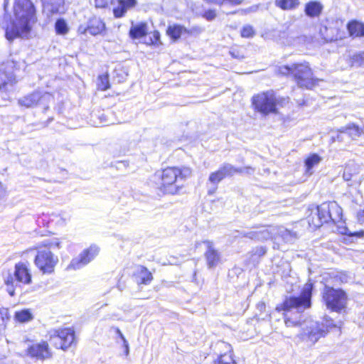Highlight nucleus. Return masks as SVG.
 <instances>
[{
    "mask_svg": "<svg viewBox=\"0 0 364 364\" xmlns=\"http://www.w3.org/2000/svg\"><path fill=\"white\" fill-rule=\"evenodd\" d=\"M252 105L258 112L268 114L277 110V99L272 91L262 92L252 97Z\"/></svg>",
    "mask_w": 364,
    "mask_h": 364,
    "instance_id": "obj_9",
    "label": "nucleus"
},
{
    "mask_svg": "<svg viewBox=\"0 0 364 364\" xmlns=\"http://www.w3.org/2000/svg\"><path fill=\"white\" fill-rule=\"evenodd\" d=\"M330 208V222L337 223L342 220L343 213L341 208L335 201L329 202Z\"/></svg>",
    "mask_w": 364,
    "mask_h": 364,
    "instance_id": "obj_24",
    "label": "nucleus"
},
{
    "mask_svg": "<svg viewBox=\"0 0 364 364\" xmlns=\"http://www.w3.org/2000/svg\"><path fill=\"white\" fill-rule=\"evenodd\" d=\"M224 175L222 174L220 171L213 172L210 174L208 178V182L212 185V187L208 188V194H213L218 188V183L223 179Z\"/></svg>",
    "mask_w": 364,
    "mask_h": 364,
    "instance_id": "obj_26",
    "label": "nucleus"
},
{
    "mask_svg": "<svg viewBox=\"0 0 364 364\" xmlns=\"http://www.w3.org/2000/svg\"><path fill=\"white\" fill-rule=\"evenodd\" d=\"M18 63L14 60H9L4 63L0 68V90H6L8 85L16 82L14 70Z\"/></svg>",
    "mask_w": 364,
    "mask_h": 364,
    "instance_id": "obj_14",
    "label": "nucleus"
},
{
    "mask_svg": "<svg viewBox=\"0 0 364 364\" xmlns=\"http://www.w3.org/2000/svg\"><path fill=\"white\" fill-rule=\"evenodd\" d=\"M320 324L324 326V329L326 331L327 333L330 330H331L333 328H341L342 322L338 321L337 323H334L332 318H331L328 316H326L323 321L321 323H320Z\"/></svg>",
    "mask_w": 364,
    "mask_h": 364,
    "instance_id": "obj_34",
    "label": "nucleus"
},
{
    "mask_svg": "<svg viewBox=\"0 0 364 364\" xmlns=\"http://www.w3.org/2000/svg\"><path fill=\"white\" fill-rule=\"evenodd\" d=\"M353 171H354L355 169H357V170L358 169V168L356 167V165L355 164V166H351V167H350V172H351V173H353Z\"/></svg>",
    "mask_w": 364,
    "mask_h": 364,
    "instance_id": "obj_54",
    "label": "nucleus"
},
{
    "mask_svg": "<svg viewBox=\"0 0 364 364\" xmlns=\"http://www.w3.org/2000/svg\"><path fill=\"white\" fill-rule=\"evenodd\" d=\"M330 208H329V202L323 203L317 207V218L315 219L312 218L311 221L309 220V223H312V225L316 228H319L323 223H328L330 222Z\"/></svg>",
    "mask_w": 364,
    "mask_h": 364,
    "instance_id": "obj_16",
    "label": "nucleus"
},
{
    "mask_svg": "<svg viewBox=\"0 0 364 364\" xmlns=\"http://www.w3.org/2000/svg\"><path fill=\"white\" fill-rule=\"evenodd\" d=\"M231 56L234 58L237 59H242L244 58L243 55H241L240 52L236 49H232L230 51Z\"/></svg>",
    "mask_w": 364,
    "mask_h": 364,
    "instance_id": "obj_44",
    "label": "nucleus"
},
{
    "mask_svg": "<svg viewBox=\"0 0 364 364\" xmlns=\"http://www.w3.org/2000/svg\"><path fill=\"white\" fill-rule=\"evenodd\" d=\"M78 31L80 33H82V34H85L86 33L88 32V26H80L79 28H78Z\"/></svg>",
    "mask_w": 364,
    "mask_h": 364,
    "instance_id": "obj_47",
    "label": "nucleus"
},
{
    "mask_svg": "<svg viewBox=\"0 0 364 364\" xmlns=\"http://www.w3.org/2000/svg\"><path fill=\"white\" fill-rule=\"evenodd\" d=\"M243 0H223V4L228 2L230 5L236 6L240 5L242 3Z\"/></svg>",
    "mask_w": 364,
    "mask_h": 364,
    "instance_id": "obj_45",
    "label": "nucleus"
},
{
    "mask_svg": "<svg viewBox=\"0 0 364 364\" xmlns=\"http://www.w3.org/2000/svg\"><path fill=\"white\" fill-rule=\"evenodd\" d=\"M255 32L252 26L245 25L241 30V36L243 38H252L255 36Z\"/></svg>",
    "mask_w": 364,
    "mask_h": 364,
    "instance_id": "obj_38",
    "label": "nucleus"
},
{
    "mask_svg": "<svg viewBox=\"0 0 364 364\" xmlns=\"http://www.w3.org/2000/svg\"><path fill=\"white\" fill-rule=\"evenodd\" d=\"M323 300L326 307L333 311L340 312L346 308L347 296L341 289L325 286L322 291Z\"/></svg>",
    "mask_w": 364,
    "mask_h": 364,
    "instance_id": "obj_7",
    "label": "nucleus"
},
{
    "mask_svg": "<svg viewBox=\"0 0 364 364\" xmlns=\"http://www.w3.org/2000/svg\"><path fill=\"white\" fill-rule=\"evenodd\" d=\"M26 352V355L31 359L39 361L50 359L53 356V353L48 343L43 341L28 346Z\"/></svg>",
    "mask_w": 364,
    "mask_h": 364,
    "instance_id": "obj_12",
    "label": "nucleus"
},
{
    "mask_svg": "<svg viewBox=\"0 0 364 364\" xmlns=\"http://www.w3.org/2000/svg\"><path fill=\"white\" fill-rule=\"evenodd\" d=\"M323 10L321 4L316 1H311L306 4L305 14L307 16L314 18L318 16Z\"/></svg>",
    "mask_w": 364,
    "mask_h": 364,
    "instance_id": "obj_21",
    "label": "nucleus"
},
{
    "mask_svg": "<svg viewBox=\"0 0 364 364\" xmlns=\"http://www.w3.org/2000/svg\"><path fill=\"white\" fill-rule=\"evenodd\" d=\"M15 18L7 26L5 36L8 41L16 38H28L32 26L37 21L36 9L31 0H15Z\"/></svg>",
    "mask_w": 364,
    "mask_h": 364,
    "instance_id": "obj_1",
    "label": "nucleus"
},
{
    "mask_svg": "<svg viewBox=\"0 0 364 364\" xmlns=\"http://www.w3.org/2000/svg\"><path fill=\"white\" fill-rule=\"evenodd\" d=\"M5 195V190L2 186V184L0 183V199L3 198Z\"/></svg>",
    "mask_w": 364,
    "mask_h": 364,
    "instance_id": "obj_51",
    "label": "nucleus"
},
{
    "mask_svg": "<svg viewBox=\"0 0 364 364\" xmlns=\"http://www.w3.org/2000/svg\"><path fill=\"white\" fill-rule=\"evenodd\" d=\"M258 7H259L258 5L252 6L250 7L249 9H247L246 11L248 12H255L257 11Z\"/></svg>",
    "mask_w": 364,
    "mask_h": 364,
    "instance_id": "obj_49",
    "label": "nucleus"
},
{
    "mask_svg": "<svg viewBox=\"0 0 364 364\" xmlns=\"http://www.w3.org/2000/svg\"><path fill=\"white\" fill-rule=\"evenodd\" d=\"M167 35L173 41L179 39L183 33H189L190 32L184 26L179 24L169 26L166 30Z\"/></svg>",
    "mask_w": 364,
    "mask_h": 364,
    "instance_id": "obj_22",
    "label": "nucleus"
},
{
    "mask_svg": "<svg viewBox=\"0 0 364 364\" xmlns=\"http://www.w3.org/2000/svg\"><path fill=\"white\" fill-rule=\"evenodd\" d=\"M109 0H95V5L97 8H105L108 5Z\"/></svg>",
    "mask_w": 364,
    "mask_h": 364,
    "instance_id": "obj_42",
    "label": "nucleus"
},
{
    "mask_svg": "<svg viewBox=\"0 0 364 364\" xmlns=\"http://www.w3.org/2000/svg\"><path fill=\"white\" fill-rule=\"evenodd\" d=\"M191 174V170L187 167L183 168L168 167L159 175L161 178L160 189L164 193L175 194L178 189V186L176 184L178 180L188 177Z\"/></svg>",
    "mask_w": 364,
    "mask_h": 364,
    "instance_id": "obj_6",
    "label": "nucleus"
},
{
    "mask_svg": "<svg viewBox=\"0 0 364 364\" xmlns=\"http://www.w3.org/2000/svg\"><path fill=\"white\" fill-rule=\"evenodd\" d=\"M100 252L99 247L95 245H90L85 249L77 257L72 259L67 267L68 270H77L82 268L92 261Z\"/></svg>",
    "mask_w": 364,
    "mask_h": 364,
    "instance_id": "obj_10",
    "label": "nucleus"
},
{
    "mask_svg": "<svg viewBox=\"0 0 364 364\" xmlns=\"http://www.w3.org/2000/svg\"><path fill=\"white\" fill-rule=\"evenodd\" d=\"M147 33V26L145 23L132 26L129 30V36L133 39H138L145 36Z\"/></svg>",
    "mask_w": 364,
    "mask_h": 364,
    "instance_id": "obj_25",
    "label": "nucleus"
},
{
    "mask_svg": "<svg viewBox=\"0 0 364 364\" xmlns=\"http://www.w3.org/2000/svg\"><path fill=\"white\" fill-rule=\"evenodd\" d=\"M97 80H98L97 86L100 90H107V89L109 88L110 85H109L108 75H100L98 77Z\"/></svg>",
    "mask_w": 364,
    "mask_h": 364,
    "instance_id": "obj_35",
    "label": "nucleus"
},
{
    "mask_svg": "<svg viewBox=\"0 0 364 364\" xmlns=\"http://www.w3.org/2000/svg\"><path fill=\"white\" fill-rule=\"evenodd\" d=\"M207 245V250L205 253L206 262L209 268H213L218 265L220 262V256L219 252L214 249L213 242L210 241H205Z\"/></svg>",
    "mask_w": 364,
    "mask_h": 364,
    "instance_id": "obj_17",
    "label": "nucleus"
},
{
    "mask_svg": "<svg viewBox=\"0 0 364 364\" xmlns=\"http://www.w3.org/2000/svg\"><path fill=\"white\" fill-rule=\"evenodd\" d=\"M326 335V331L324 326L320 324L319 322L311 321L304 332L300 333L299 338L309 343V345L315 344L321 338Z\"/></svg>",
    "mask_w": 364,
    "mask_h": 364,
    "instance_id": "obj_11",
    "label": "nucleus"
},
{
    "mask_svg": "<svg viewBox=\"0 0 364 364\" xmlns=\"http://www.w3.org/2000/svg\"><path fill=\"white\" fill-rule=\"evenodd\" d=\"M53 247H61L60 242L57 239L43 240L42 247L37 250L34 264L43 274H52L58 263V257L50 250Z\"/></svg>",
    "mask_w": 364,
    "mask_h": 364,
    "instance_id": "obj_3",
    "label": "nucleus"
},
{
    "mask_svg": "<svg viewBox=\"0 0 364 364\" xmlns=\"http://www.w3.org/2000/svg\"><path fill=\"white\" fill-rule=\"evenodd\" d=\"M299 4V0H275V5L282 10L294 9Z\"/></svg>",
    "mask_w": 364,
    "mask_h": 364,
    "instance_id": "obj_30",
    "label": "nucleus"
},
{
    "mask_svg": "<svg viewBox=\"0 0 364 364\" xmlns=\"http://www.w3.org/2000/svg\"><path fill=\"white\" fill-rule=\"evenodd\" d=\"M358 219L360 222L364 223V210L359 213Z\"/></svg>",
    "mask_w": 364,
    "mask_h": 364,
    "instance_id": "obj_52",
    "label": "nucleus"
},
{
    "mask_svg": "<svg viewBox=\"0 0 364 364\" xmlns=\"http://www.w3.org/2000/svg\"><path fill=\"white\" fill-rule=\"evenodd\" d=\"M50 100H52V96L48 93L42 95L40 92H34L19 99L18 104L28 108L43 102H48Z\"/></svg>",
    "mask_w": 364,
    "mask_h": 364,
    "instance_id": "obj_15",
    "label": "nucleus"
},
{
    "mask_svg": "<svg viewBox=\"0 0 364 364\" xmlns=\"http://www.w3.org/2000/svg\"><path fill=\"white\" fill-rule=\"evenodd\" d=\"M208 4H213L216 5L221 6L223 4V0H204Z\"/></svg>",
    "mask_w": 364,
    "mask_h": 364,
    "instance_id": "obj_46",
    "label": "nucleus"
},
{
    "mask_svg": "<svg viewBox=\"0 0 364 364\" xmlns=\"http://www.w3.org/2000/svg\"><path fill=\"white\" fill-rule=\"evenodd\" d=\"M124 343V348H125V350H124V353L125 354L127 355H129V344H128V342L127 341H125Z\"/></svg>",
    "mask_w": 364,
    "mask_h": 364,
    "instance_id": "obj_50",
    "label": "nucleus"
},
{
    "mask_svg": "<svg viewBox=\"0 0 364 364\" xmlns=\"http://www.w3.org/2000/svg\"><path fill=\"white\" fill-rule=\"evenodd\" d=\"M139 280L140 284H148L153 279L151 273L144 267H138Z\"/></svg>",
    "mask_w": 364,
    "mask_h": 364,
    "instance_id": "obj_29",
    "label": "nucleus"
},
{
    "mask_svg": "<svg viewBox=\"0 0 364 364\" xmlns=\"http://www.w3.org/2000/svg\"><path fill=\"white\" fill-rule=\"evenodd\" d=\"M136 4V0H118L117 6L113 9V14L115 18L122 17L127 9L134 7Z\"/></svg>",
    "mask_w": 364,
    "mask_h": 364,
    "instance_id": "obj_19",
    "label": "nucleus"
},
{
    "mask_svg": "<svg viewBox=\"0 0 364 364\" xmlns=\"http://www.w3.org/2000/svg\"><path fill=\"white\" fill-rule=\"evenodd\" d=\"M321 161L322 158L317 154H312L308 156L304 162L306 166V173L311 175L314 172V167L319 164Z\"/></svg>",
    "mask_w": 364,
    "mask_h": 364,
    "instance_id": "obj_27",
    "label": "nucleus"
},
{
    "mask_svg": "<svg viewBox=\"0 0 364 364\" xmlns=\"http://www.w3.org/2000/svg\"><path fill=\"white\" fill-rule=\"evenodd\" d=\"M277 72L282 75H291L299 87L311 90L316 85L317 80L313 78V73L308 63L280 65Z\"/></svg>",
    "mask_w": 364,
    "mask_h": 364,
    "instance_id": "obj_4",
    "label": "nucleus"
},
{
    "mask_svg": "<svg viewBox=\"0 0 364 364\" xmlns=\"http://www.w3.org/2000/svg\"><path fill=\"white\" fill-rule=\"evenodd\" d=\"M201 16L208 21H212L216 18L217 13L215 9H210L204 11V12L201 14Z\"/></svg>",
    "mask_w": 364,
    "mask_h": 364,
    "instance_id": "obj_40",
    "label": "nucleus"
},
{
    "mask_svg": "<svg viewBox=\"0 0 364 364\" xmlns=\"http://www.w3.org/2000/svg\"><path fill=\"white\" fill-rule=\"evenodd\" d=\"M312 284H306L299 296L287 297L283 304L277 307L278 311H284V323L287 327L301 325V312L311 306Z\"/></svg>",
    "mask_w": 364,
    "mask_h": 364,
    "instance_id": "obj_2",
    "label": "nucleus"
},
{
    "mask_svg": "<svg viewBox=\"0 0 364 364\" xmlns=\"http://www.w3.org/2000/svg\"><path fill=\"white\" fill-rule=\"evenodd\" d=\"M55 29L57 34L65 35L68 31V27L66 21L63 18H59L55 21Z\"/></svg>",
    "mask_w": 364,
    "mask_h": 364,
    "instance_id": "obj_33",
    "label": "nucleus"
},
{
    "mask_svg": "<svg viewBox=\"0 0 364 364\" xmlns=\"http://www.w3.org/2000/svg\"><path fill=\"white\" fill-rule=\"evenodd\" d=\"M88 33L92 36L101 33L105 28V23L99 18L94 17L89 20Z\"/></svg>",
    "mask_w": 364,
    "mask_h": 364,
    "instance_id": "obj_20",
    "label": "nucleus"
},
{
    "mask_svg": "<svg viewBox=\"0 0 364 364\" xmlns=\"http://www.w3.org/2000/svg\"><path fill=\"white\" fill-rule=\"evenodd\" d=\"M8 4H9L8 0H4V6L5 9H6Z\"/></svg>",
    "mask_w": 364,
    "mask_h": 364,
    "instance_id": "obj_53",
    "label": "nucleus"
},
{
    "mask_svg": "<svg viewBox=\"0 0 364 364\" xmlns=\"http://www.w3.org/2000/svg\"><path fill=\"white\" fill-rule=\"evenodd\" d=\"M32 282V275L28 264L24 262H18L15 264L14 272H8L4 274V282L6 287V291L11 296L15 294V289L19 287L18 284H30Z\"/></svg>",
    "mask_w": 364,
    "mask_h": 364,
    "instance_id": "obj_5",
    "label": "nucleus"
},
{
    "mask_svg": "<svg viewBox=\"0 0 364 364\" xmlns=\"http://www.w3.org/2000/svg\"><path fill=\"white\" fill-rule=\"evenodd\" d=\"M353 60L355 63H358V65H364V53L355 55Z\"/></svg>",
    "mask_w": 364,
    "mask_h": 364,
    "instance_id": "obj_41",
    "label": "nucleus"
},
{
    "mask_svg": "<svg viewBox=\"0 0 364 364\" xmlns=\"http://www.w3.org/2000/svg\"><path fill=\"white\" fill-rule=\"evenodd\" d=\"M217 364H235L232 355L224 353L220 356Z\"/></svg>",
    "mask_w": 364,
    "mask_h": 364,
    "instance_id": "obj_39",
    "label": "nucleus"
},
{
    "mask_svg": "<svg viewBox=\"0 0 364 364\" xmlns=\"http://www.w3.org/2000/svg\"><path fill=\"white\" fill-rule=\"evenodd\" d=\"M279 233L284 240L287 242H291L295 238H296V232L290 231L287 229H281Z\"/></svg>",
    "mask_w": 364,
    "mask_h": 364,
    "instance_id": "obj_36",
    "label": "nucleus"
},
{
    "mask_svg": "<svg viewBox=\"0 0 364 364\" xmlns=\"http://www.w3.org/2000/svg\"><path fill=\"white\" fill-rule=\"evenodd\" d=\"M117 333L119 335V338L122 340L123 343H124L125 341H127L126 340L125 337L124 336L123 333L119 328L117 329Z\"/></svg>",
    "mask_w": 364,
    "mask_h": 364,
    "instance_id": "obj_48",
    "label": "nucleus"
},
{
    "mask_svg": "<svg viewBox=\"0 0 364 364\" xmlns=\"http://www.w3.org/2000/svg\"><path fill=\"white\" fill-rule=\"evenodd\" d=\"M266 252H267V250L264 247H259L255 250V255H257L258 257H262V256L266 254Z\"/></svg>",
    "mask_w": 364,
    "mask_h": 364,
    "instance_id": "obj_43",
    "label": "nucleus"
},
{
    "mask_svg": "<svg viewBox=\"0 0 364 364\" xmlns=\"http://www.w3.org/2000/svg\"><path fill=\"white\" fill-rule=\"evenodd\" d=\"M275 234L274 229L272 227L255 225L249 231H242L240 235L255 241H264L272 239Z\"/></svg>",
    "mask_w": 364,
    "mask_h": 364,
    "instance_id": "obj_13",
    "label": "nucleus"
},
{
    "mask_svg": "<svg viewBox=\"0 0 364 364\" xmlns=\"http://www.w3.org/2000/svg\"><path fill=\"white\" fill-rule=\"evenodd\" d=\"M224 178L232 176L237 173H246L251 174L254 172V169L250 166H246L244 168H236L230 164H225L221 166L219 168Z\"/></svg>",
    "mask_w": 364,
    "mask_h": 364,
    "instance_id": "obj_18",
    "label": "nucleus"
},
{
    "mask_svg": "<svg viewBox=\"0 0 364 364\" xmlns=\"http://www.w3.org/2000/svg\"><path fill=\"white\" fill-rule=\"evenodd\" d=\"M51 343L56 348L67 350L75 342V331L71 328L54 329L49 332Z\"/></svg>",
    "mask_w": 364,
    "mask_h": 364,
    "instance_id": "obj_8",
    "label": "nucleus"
},
{
    "mask_svg": "<svg viewBox=\"0 0 364 364\" xmlns=\"http://www.w3.org/2000/svg\"><path fill=\"white\" fill-rule=\"evenodd\" d=\"M9 318V309L6 308L0 309V335L4 331Z\"/></svg>",
    "mask_w": 364,
    "mask_h": 364,
    "instance_id": "obj_32",
    "label": "nucleus"
},
{
    "mask_svg": "<svg viewBox=\"0 0 364 364\" xmlns=\"http://www.w3.org/2000/svg\"><path fill=\"white\" fill-rule=\"evenodd\" d=\"M351 166H355V163L354 162H349V163H348L347 165L345 167V169H344V171H343V179L345 181H350V180H351L353 175V174H356V173H358V170H357V169H355L353 173H351L350 172V167Z\"/></svg>",
    "mask_w": 364,
    "mask_h": 364,
    "instance_id": "obj_37",
    "label": "nucleus"
},
{
    "mask_svg": "<svg viewBox=\"0 0 364 364\" xmlns=\"http://www.w3.org/2000/svg\"><path fill=\"white\" fill-rule=\"evenodd\" d=\"M340 132L348 134L352 139H355L363 133V129L354 124H350L345 127H342L340 129Z\"/></svg>",
    "mask_w": 364,
    "mask_h": 364,
    "instance_id": "obj_28",
    "label": "nucleus"
},
{
    "mask_svg": "<svg viewBox=\"0 0 364 364\" xmlns=\"http://www.w3.org/2000/svg\"><path fill=\"white\" fill-rule=\"evenodd\" d=\"M14 318L20 323H25L32 320L33 315L29 309H23L21 311H16Z\"/></svg>",
    "mask_w": 364,
    "mask_h": 364,
    "instance_id": "obj_31",
    "label": "nucleus"
},
{
    "mask_svg": "<svg viewBox=\"0 0 364 364\" xmlns=\"http://www.w3.org/2000/svg\"><path fill=\"white\" fill-rule=\"evenodd\" d=\"M347 28L350 36H364V24L362 23L356 21H350L347 25Z\"/></svg>",
    "mask_w": 364,
    "mask_h": 364,
    "instance_id": "obj_23",
    "label": "nucleus"
}]
</instances>
